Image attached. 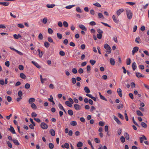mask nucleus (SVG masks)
<instances>
[{
    "mask_svg": "<svg viewBox=\"0 0 149 149\" xmlns=\"http://www.w3.org/2000/svg\"><path fill=\"white\" fill-rule=\"evenodd\" d=\"M104 47L106 49L105 52L107 54H110L111 51V47L107 44H104Z\"/></svg>",
    "mask_w": 149,
    "mask_h": 149,
    "instance_id": "f257e3e1",
    "label": "nucleus"
},
{
    "mask_svg": "<svg viewBox=\"0 0 149 149\" xmlns=\"http://www.w3.org/2000/svg\"><path fill=\"white\" fill-rule=\"evenodd\" d=\"M125 10L126 12L127 15V18L130 19H132V13L130 10L128 8H126Z\"/></svg>",
    "mask_w": 149,
    "mask_h": 149,
    "instance_id": "f03ea898",
    "label": "nucleus"
},
{
    "mask_svg": "<svg viewBox=\"0 0 149 149\" xmlns=\"http://www.w3.org/2000/svg\"><path fill=\"white\" fill-rule=\"evenodd\" d=\"M40 126L43 129H47L48 128V125L43 122L41 123Z\"/></svg>",
    "mask_w": 149,
    "mask_h": 149,
    "instance_id": "7ed1b4c3",
    "label": "nucleus"
},
{
    "mask_svg": "<svg viewBox=\"0 0 149 149\" xmlns=\"http://www.w3.org/2000/svg\"><path fill=\"white\" fill-rule=\"evenodd\" d=\"M74 107L75 109L77 110H80L81 108V107L80 105L76 104L74 105Z\"/></svg>",
    "mask_w": 149,
    "mask_h": 149,
    "instance_id": "20e7f679",
    "label": "nucleus"
},
{
    "mask_svg": "<svg viewBox=\"0 0 149 149\" xmlns=\"http://www.w3.org/2000/svg\"><path fill=\"white\" fill-rule=\"evenodd\" d=\"M139 48L138 47H134L133 48V50L132 51V54L134 55L135 53L137 52L139 50Z\"/></svg>",
    "mask_w": 149,
    "mask_h": 149,
    "instance_id": "39448f33",
    "label": "nucleus"
},
{
    "mask_svg": "<svg viewBox=\"0 0 149 149\" xmlns=\"http://www.w3.org/2000/svg\"><path fill=\"white\" fill-rule=\"evenodd\" d=\"M124 10L121 8L119 9L116 11V14L118 16L120 15L124 11Z\"/></svg>",
    "mask_w": 149,
    "mask_h": 149,
    "instance_id": "423d86ee",
    "label": "nucleus"
},
{
    "mask_svg": "<svg viewBox=\"0 0 149 149\" xmlns=\"http://www.w3.org/2000/svg\"><path fill=\"white\" fill-rule=\"evenodd\" d=\"M113 116L114 120L116 121L118 125H121V123L118 118L115 116Z\"/></svg>",
    "mask_w": 149,
    "mask_h": 149,
    "instance_id": "0eeeda50",
    "label": "nucleus"
},
{
    "mask_svg": "<svg viewBox=\"0 0 149 149\" xmlns=\"http://www.w3.org/2000/svg\"><path fill=\"white\" fill-rule=\"evenodd\" d=\"M10 128L8 129V130L10 131L12 134H15V132L14 130V128L12 127V126L11 125L10 126Z\"/></svg>",
    "mask_w": 149,
    "mask_h": 149,
    "instance_id": "6e6552de",
    "label": "nucleus"
},
{
    "mask_svg": "<svg viewBox=\"0 0 149 149\" xmlns=\"http://www.w3.org/2000/svg\"><path fill=\"white\" fill-rule=\"evenodd\" d=\"M136 76L138 78L144 77V76L142 75L139 72H136Z\"/></svg>",
    "mask_w": 149,
    "mask_h": 149,
    "instance_id": "1a4fd4ad",
    "label": "nucleus"
},
{
    "mask_svg": "<svg viewBox=\"0 0 149 149\" xmlns=\"http://www.w3.org/2000/svg\"><path fill=\"white\" fill-rule=\"evenodd\" d=\"M31 63L38 68H41L40 66L36 61H31Z\"/></svg>",
    "mask_w": 149,
    "mask_h": 149,
    "instance_id": "9d476101",
    "label": "nucleus"
},
{
    "mask_svg": "<svg viewBox=\"0 0 149 149\" xmlns=\"http://www.w3.org/2000/svg\"><path fill=\"white\" fill-rule=\"evenodd\" d=\"M147 138L144 135L142 136V137H141L139 138V140L140 142L141 143H142L143 142V140H146Z\"/></svg>",
    "mask_w": 149,
    "mask_h": 149,
    "instance_id": "9b49d317",
    "label": "nucleus"
},
{
    "mask_svg": "<svg viewBox=\"0 0 149 149\" xmlns=\"http://www.w3.org/2000/svg\"><path fill=\"white\" fill-rule=\"evenodd\" d=\"M117 93L120 97L122 96V92L121 89L120 88H118L117 89Z\"/></svg>",
    "mask_w": 149,
    "mask_h": 149,
    "instance_id": "f8f14e48",
    "label": "nucleus"
},
{
    "mask_svg": "<svg viewBox=\"0 0 149 149\" xmlns=\"http://www.w3.org/2000/svg\"><path fill=\"white\" fill-rule=\"evenodd\" d=\"M132 67L134 71L137 68V66L135 62H133L132 64Z\"/></svg>",
    "mask_w": 149,
    "mask_h": 149,
    "instance_id": "ddd939ff",
    "label": "nucleus"
},
{
    "mask_svg": "<svg viewBox=\"0 0 149 149\" xmlns=\"http://www.w3.org/2000/svg\"><path fill=\"white\" fill-rule=\"evenodd\" d=\"M61 146L63 148H65L67 149L69 148L70 147L68 143H65L64 145H62Z\"/></svg>",
    "mask_w": 149,
    "mask_h": 149,
    "instance_id": "4468645a",
    "label": "nucleus"
},
{
    "mask_svg": "<svg viewBox=\"0 0 149 149\" xmlns=\"http://www.w3.org/2000/svg\"><path fill=\"white\" fill-rule=\"evenodd\" d=\"M99 94L100 96V98L102 100L107 101V99L104 96L102 95L99 92Z\"/></svg>",
    "mask_w": 149,
    "mask_h": 149,
    "instance_id": "2eb2a0df",
    "label": "nucleus"
},
{
    "mask_svg": "<svg viewBox=\"0 0 149 149\" xmlns=\"http://www.w3.org/2000/svg\"><path fill=\"white\" fill-rule=\"evenodd\" d=\"M35 99L34 98H30L29 100V103L30 104H32L35 101Z\"/></svg>",
    "mask_w": 149,
    "mask_h": 149,
    "instance_id": "dca6fc26",
    "label": "nucleus"
},
{
    "mask_svg": "<svg viewBox=\"0 0 149 149\" xmlns=\"http://www.w3.org/2000/svg\"><path fill=\"white\" fill-rule=\"evenodd\" d=\"M55 6V5L54 4H47L46 5L47 7L49 8H53Z\"/></svg>",
    "mask_w": 149,
    "mask_h": 149,
    "instance_id": "f3484780",
    "label": "nucleus"
},
{
    "mask_svg": "<svg viewBox=\"0 0 149 149\" xmlns=\"http://www.w3.org/2000/svg\"><path fill=\"white\" fill-rule=\"evenodd\" d=\"M135 41L136 43L138 44L141 42V39L139 37L136 38Z\"/></svg>",
    "mask_w": 149,
    "mask_h": 149,
    "instance_id": "a211bd4d",
    "label": "nucleus"
},
{
    "mask_svg": "<svg viewBox=\"0 0 149 149\" xmlns=\"http://www.w3.org/2000/svg\"><path fill=\"white\" fill-rule=\"evenodd\" d=\"M84 91L87 94H88L90 92V90L88 88L87 86H86L84 87Z\"/></svg>",
    "mask_w": 149,
    "mask_h": 149,
    "instance_id": "6ab92c4d",
    "label": "nucleus"
},
{
    "mask_svg": "<svg viewBox=\"0 0 149 149\" xmlns=\"http://www.w3.org/2000/svg\"><path fill=\"white\" fill-rule=\"evenodd\" d=\"M12 141L14 143L15 145H18L19 143L18 142V141L15 139H12Z\"/></svg>",
    "mask_w": 149,
    "mask_h": 149,
    "instance_id": "aec40b11",
    "label": "nucleus"
},
{
    "mask_svg": "<svg viewBox=\"0 0 149 149\" xmlns=\"http://www.w3.org/2000/svg\"><path fill=\"white\" fill-rule=\"evenodd\" d=\"M49 132L52 136H54L55 135V132L53 129L50 130Z\"/></svg>",
    "mask_w": 149,
    "mask_h": 149,
    "instance_id": "412c9836",
    "label": "nucleus"
},
{
    "mask_svg": "<svg viewBox=\"0 0 149 149\" xmlns=\"http://www.w3.org/2000/svg\"><path fill=\"white\" fill-rule=\"evenodd\" d=\"M13 37L15 39H18L19 38H20L21 37V36L19 34L18 35H17L16 34H15L13 35Z\"/></svg>",
    "mask_w": 149,
    "mask_h": 149,
    "instance_id": "4be33fe9",
    "label": "nucleus"
},
{
    "mask_svg": "<svg viewBox=\"0 0 149 149\" xmlns=\"http://www.w3.org/2000/svg\"><path fill=\"white\" fill-rule=\"evenodd\" d=\"M58 107H59V108L61 110H62L64 112H66V111H65V109L63 108V106L61 104H58Z\"/></svg>",
    "mask_w": 149,
    "mask_h": 149,
    "instance_id": "5701e85b",
    "label": "nucleus"
},
{
    "mask_svg": "<svg viewBox=\"0 0 149 149\" xmlns=\"http://www.w3.org/2000/svg\"><path fill=\"white\" fill-rule=\"evenodd\" d=\"M9 3L8 2H0V4L2 5L3 6H8Z\"/></svg>",
    "mask_w": 149,
    "mask_h": 149,
    "instance_id": "b1692460",
    "label": "nucleus"
},
{
    "mask_svg": "<svg viewBox=\"0 0 149 149\" xmlns=\"http://www.w3.org/2000/svg\"><path fill=\"white\" fill-rule=\"evenodd\" d=\"M112 18L113 21L116 23H118V20L114 15L112 16Z\"/></svg>",
    "mask_w": 149,
    "mask_h": 149,
    "instance_id": "393cba45",
    "label": "nucleus"
},
{
    "mask_svg": "<svg viewBox=\"0 0 149 149\" xmlns=\"http://www.w3.org/2000/svg\"><path fill=\"white\" fill-rule=\"evenodd\" d=\"M65 104L68 106L71 107L72 106V104L70 103L68 101H66L65 102Z\"/></svg>",
    "mask_w": 149,
    "mask_h": 149,
    "instance_id": "a878e982",
    "label": "nucleus"
},
{
    "mask_svg": "<svg viewBox=\"0 0 149 149\" xmlns=\"http://www.w3.org/2000/svg\"><path fill=\"white\" fill-rule=\"evenodd\" d=\"M20 77L21 78L23 79H25L26 78V75L22 73H20Z\"/></svg>",
    "mask_w": 149,
    "mask_h": 149,
    "instance_id": "bb28decb",
    "label": "nucleus"
},
{
    "mask_svg": "<svg viewBox=\"0 0 149 149\" xmlns=\"http://www.w3.org/2000/svg\"><path fill=\"white\" fill-rule=\"evenodd\" d=\"M110 62L111 64L112 65H115V62L114 60L112 58H111L110 59Z\"/></svg>",
    "mask_w": 149,
    "mask_h": 149,
    "instance_id": "cd10ccee",
    "label": "nucleus"
},
{
    "mask_svg": "<svg viewBox=\"0 0 149 149\" xmlns=\"http://www.w3.org/2000/svg\"><path fill=\"white\" fill-rule=\"evenodd\" d=\"M131 63V60L130 58L127 59L126 60V64L127 65H130Z\"/></svg>",
    "mask_w": 149,
    "mask_h": 149,
    "instance_id": "c85d7f7f",
    "label": "nucleus"
},
{
    "mask_svg": "<svg viewBox=\"0 0 149 149\" xmlns=\"http://www.w3.org/2000/svg\"><path fill=\"white\" fill-rule=\"evenodd\" d=\"M31 107L33 109H36L37 108V107L36 105L34 103H33L31 104Z\"/></svg>",
    "mask_w": 149,
    "mask_h": 149,
    "instance_id": "c756f323",
    "label": "nucleus"
},
{
    "mask_svg": "<svg viewBox=\"0 0 149 149\" xmlns=\"http://www.w3.org/2000/svg\"><path fill=\"white\" fill-rule=\"evenodd\" d=\"M70 124L71 125L76 126L77 125V123L76 121H72L70 122Z\"/></svg>",
    "mask_w": 149,
    "mask_h": 149,
    "instance_id": "7c9ffc66",
    "label": "nucleus"
},
{
    "mask_svg": "<svg viewBox=\"0 0 149 149\" xmlns=\"http://www.w3.org/2000/svg\"><path fill=\"white\" fill-rule=\"evenodd\" d=\"M124 136L127 140H128L129 139V135L127 132L125 133Z\"/></svg>",
    "mask_w": 149,
    "mask_h": 149,
    "instance_id": "2f4dec72",
    "label": "nucleus"
},
{
    "mask_svg": "<svg viewBox=\"0 0 149 149\" xmlns=\"http://www.w3.org/2000/svg\"><path fill=\"white\" fill-rule=\"evenodd\" d=\"M38 52H39V56L40 57H41L43 55V53L42 51L41 52L39 49L38 50Z\"/></svg>",
    "mask_w": 149,
    "mask_h": 149,
    "instance_id": "473e14b6",
    "label": "nucleus"
},
{
    "mask_svg": "<svg viewBox=\"0 0 149 149\" xmlns=\"http://www.w3.org/2000/svg\"><path fill=\"white\" fill-rule=\"evenodd\" d=\"M83 146V143L81 141L79 142L77 144V146L78 147H81Z\"/></svg>",
    "mask_w": 149,
    "mask_h": 149,
    "instance_id": "72a5a7b5",
    "label": "nucleus"
},
{
    "mask_svg": "<svg viewBox=\"0 0 149 149\" xmlns=\"http://www.w3.org/2000/svg\"><path fill=\"white\" fill-rule=\"evenodd\" d=\"M123 107V104H120L119 105H118L117 106V108L118 109H122Z\"/></svg>",
    "mask_w": 149,
    "mask_h": 149,
    "instance_id": "f704fd0d",
    "label": "nucleus"
},
{
    "mask_svg": "<svg viewBox=\"0 0 149 149\" xmlns=\"http://www.w3.org/2000/svg\"><path fill=\"white\" fill-rule=\"evenodd\" d=\"M74 6H75L74 5H69L66 6L65 8L68 9H70Z\"/></svg>",
    "mask_w": 149,
    "mask_h": 149,
    "instance_id": "c9c22d12",
    "label": "nucleus"
},
{
    "mask_svg": "<svg viewBox=\"0 0 149 149\" xmlns=\"http://www.w3.org/2000/svg\"><path fill=\"white\" fill-rule=\"evenodd\" d=\"M136 113L138 116H143L141 112L139 110H137L136 111Z\"/></svg>",
    "mask_w": 149,
    "mask_h": 149,
    "instance_id": "e433bc0d",
    "label": "nucleus"
},
{
    "mask_svg": "<svg viewBox=\"0 0 149 149\" xmlns=\"http://www.w3.org/2000/svg\"><path fill=\"white\" fill-rule=\"evenodd\" d=\"M93 5L98 7L100 8L101 7V5L98 2H96L95 3H93Z\"/></svg>",
    "mask_w": 149,
    "mask_h": 149,
    "instance_id": "4c0bfd02",
    "label": "nucleus"
},
{
    "mask_svg": "<svg viewBox=\"0 0 149 149\" xmlns=\"http://www.w3.org/2000/svg\"><path fill=\"white\" fill-rule=\"evenodd\" d=\"M68 113L70 116H72L73 114V112L72 110L70 109L68 111Z\"/></svg>",
    "mask_w": 149,
    "mask_h": 149,
    "instance_id": "58836bf2",
    "label": "nucleus"
},
{
    "mask_svg": "<svg viewBox=\"0 0 149 149\" xmlns=\"http://www.w3.org/2000/svg\"><path fill=\"white\" fill-rule=\"evenodd\" d=\"M118 116L119 118H120L122 120H123L124 119V118L123 116L121 113H118Z\"/></svg>",
    "mask_w": 149,
    "mask_h": 149,
    "instance_id": "ea45409f",
    "label": "nucleus"
},
{
    "mask_svg": "<svg viewBox=\"0 0 149 149\" xmlns=\"http://www.w3.org/2000/svg\"><path fill=\"white\" fill-rule=\"evenodd\" d=\"M90 63L93 65H94L96 63V61L93 60H91L90 61Z\"/></svg>",
    "mask_w": 149,
    "mask_h": 149,
    "instance_id": "a19ab883",
    "label": "nucleus"
},
{
    "mask_svg": "<svg viewBox=\"0 0 149 149\" xmlns=\"http://www.w3.org/2000/svg\"><path fill=\"white\" fill-rule=\"evenodd\" d=\"M141 125L142 127H143L144 128H146L147 127V124L144 122H141Z\"/></svg>",
    "mask_w": 149,
    "mask_h": 149,
    "instance_id": "79ce46f5",
    "label": "nucleus"
},
{
    "mask_svg": "<svg viewBox=\"0 0 149 149\" xmlns=\"http://www.w3.org/2000/svg\"><path fill=\"white\" fill-rule=\"evenodd\" d=\"M76 10L79 13H81L82 12V11L79 7H77L76 8Z\"/></svg>",
    "mask_w": 149,
    "mask_h": 149,
    "instance_id": "37998d69",
    "label": "nucleus"
},
{
    "mask_svg": "<svg viewBox=\"0 0 149 149\" xmlns=\"http://www.w3.org/2000/svg\"><path fill=\"white\" fill-rule=\"evenodd\" d=\"M49 148L51 149H52L54 147V144L52 143H50L49 144Z\"/></svg>",
    "mask_w": 149,
    "mask_h": 149,
    "instance_id": "c03bdc74",
    "label": "nucleus"
},
{
    "mask_svg": "<svg viewBox=\"0 0 149 149\" xmlns=\"http://www.w3.org/2000/svg\"><path fill=\"white\" fill-rule=\"evenodd\" d=\"M102 33H98L97 35V38L99 39H101L102 37Z\"/></svg>",
    "mask_w": 149,
    "mask_h": 149,
    "instance_id": "a18cd8bd",
    "label": "nucleus"
},
{
    "mask_svg": "<svg viewBox=\"0 0 149 149\" xmlns=\"http://www.w3.org/2000/svg\"><path fill=\"white\" fill-rule=\"evenodd\" d=\"M63 25L65 27H67L68 26V22L66 21H64L63 22Z\"/></svg>",
    "mask_w": 149,
    "mask_h": 149,
    "instance_id": "49530a36",
    "label": "nucleus"
},
{
    "mask_svg": "<svg viewBox=\"0 0 149 149\" xmlns=\"http://www.w3.org/2000/svg\"><path fill=\"white\" fill-rule=\"evenodd\" d=\"M30 85L29 83H26L25 85V88L26 89H29L30 87Z\"/></svg>",
    "mask_w": 149,
    "mask_h": 149,
    "instance_id": "de8ad7c7",
    "label": "nucleus"
},
{
    "mask_svg": "<svg viewBox=\"0 0 149 149\" xmlns=\"http://www.w3.org/2000/svg\"><path fill=\"white\" fill-rule=\"evenodd\" d=\"M7 144L8 145V146L10 148H12V145L11 143L9 141H8L7 142Z\"/></svg>",
    "mask_w": 149,
    "mask_h": 149,
    "instance_id": "09e8293b",
    "label": "nucleus"
},
{
    "mask_svg": "<svg viewBox=\"0 0 149 149\" xmlns=\"http://www.w3.org/2000/svg\"><path fill=\"white\" fill-rule=\"evenodd\" d=\"M47 18L46 17H45L43 19L42 22L44 24H45L47 23Z\"/></svg>",
    "mask_w": 149,
    "mask_h": 149,
    "instance_id": "8fccbe9b",
    "label": "nucleus"
},
{
    "mask_svg": "<svg viewBox=\"0 0 149 149\" xmlns=\"http://www.w3.org/2000/svg\"><path fill=\"white\" fill-rule=\"evenodd\" d=\"M45 46L46 47L48 48L49 47L50 45L47 42H45L44 43Z\"/></svg>",
    "mask_w": 149,
    "mask_h": 149,
    "instance_id": "3c124183",
    "label": "nucleus"
},
{
    "mask_svg": "<svg viewBox=\"0 0 149 149\" xmlns=\"http://www.w3.org/2000/svg\"><path fill=\"white\" fill-rule=\"evenodd\" d=\"M72 72L74 74H76L77 72V70L76 68H74L72 70Z\"/></svg>",
    "mask_w": 149,
    "mask_h": 149,
    "instance_id": "603ef678",
    "label": "nucleus"
},
{
    "mask_svg": "<svg viewBox=\"0 0 149 149\" xmlns=\"http://www.w3.org/2000/svg\"><path fill=\"white\" fill-rule=\"evenodd\" d=\"M98 15L99 18H103L104 17L102 13H99Z\"/></svg>",
    "mask_w": 149,
    "mask_h": 149,
    "instance_id": "864d4df0",
    "label": "nucleus"
},
{
    "mask_svg": "<svg viewBox=\"0 0 149 149\" xmlns=\"http://www.w3.org/2000/svg\"><path fill=\"white\" fill-rule=\"evenodd\" d=\"M57 37L59 39H61L62 38V34L59 33H57Z\"/></svg>",
    "mask_w": 149,
    "mask_h": 149,
    "instance_id": "5fc2aeb1",
    "label": "nucleus"
},
{
    "mask_svg": "<svg viewBox=\"0 0 149 149\" xmlns=\"http://www.w3.org/2000/svg\"><path fill=\"white\" fill-rule=\"evenodd\" d=\"M18 96L20 97H21L22 95V93L21 91H18Z\"/></svg>",
    "mask_w": 149,
    "mask_h": 149,
    "instance_id": "6e6d98bb",
    "label": "nucleus"
},
{
    "mask_svg": "<svg viewBox=\"0 0 149 149\" xmlns=\"http://www.w3.org/2000/svg\"><path fill=\"white\" fill-rule=\"evenodd\" d=\"M124 115H125L126 120L127 121H128V116H127V113H126V111H125Z\"/></svg>",
    "mask_w": 149,
    "mask_h": 149,
    "instance_id": "4d7b16f0",
    "label": "nucleus"
},
{
    "mask_svg": "<svg viewBox=\"0 0 149 149\" xmlns=\"http://www.w3.org/2000/svg\"><path fill=\"white\" fill-rule=\"evenodd\" d=\"M126 3L131 6H133L135 4V3L134 2H126Z\"/></svg>",
    "mask_w": 149,
    "mask_h": 149,
    "instance_id": "13d9d810",
    "label": "nucleus"
},
{
    "mask_svg": "<svg viewBox=\"0 0 149 149\" xmlns=\"http://www.w3.org/2000/svg\"><path fill=\"white\" fill-rule=\"evenodd\" d=\"M120 139L122 143H124L125 141V137L123 136H122L120 137Z\"/></svg>",
    "mask_w": 149,
    "mask_h": 149,
    "instance_id": "bf43d9fd",
    "label": "nucleus"
},
{
    "mask_svg": "<svg viewBox=\"0 0 149 149\" xmlns=\"http://www.w3.org/2000/svg\"><path fill=\"white\" fill-rule=\"evenodd\" d=\"M5 65L7 67H9L10 66V62L8 61L6 62L5 63Z\"/></svg>",
    "mask_w": 149,
    "mask_h": 149,
    "instance_id": "052dcab7",
    "label": "nucleus"
},
{
    "mask_svg": "<svg viewBox=\"0 0 149 149\" xmlns=\"http://www.w3.org/2000/svg\"><path fill=\"white\" fill-rule=\"evenodd\" d=\"M72 83L73 84H75L76 83V79L75 78H74V77L72 78Z\"/></svg>",
    "mask_w": 149,
    "mask_h": 149,
    "instance_id": "680f3d73",
    "label": "nucleus"
},
{
    "mask_svg": "<svg viewBox=\"0 0 149 149\" xmlns=\"http://www.w3.org/2000/svg\"><path fill=\"white\" fill-rule=\"evenodd\" d=\"M59 54L61 56H64L65 55V53L62 51H61L59 52Z\"/></svg>",
    "mask_w": 149,
    "mask_h": 149,
    "instance_id": "e2e57ef3",
    "label": "nucleus"
},
{
    "mask_svg": "<svg viewBox=\"0 0 149 149\" xmlns=\"http://www.w3.org/2000/svg\"><path fill=\"white\" fill-rule=\"evenodd\" d=\"M48 31L50 34H52L53 33V31L52 29H48Z\"/></svg>",
    "mask_w": 149,
    "mask_h": 149,
    "instance_id": "0e129e2a",
    "label": "nucleus"
},
{
    "mask_svg": "<svg viewBox=\"0 0 149 149\" xmlns=\"http://www.w3.org/2000/svg\"><path fill=\"white\" fill-rule=\"evenodd\" d=\"M90 25L94 26L96 25V23L94 21H91L89 23Z\"/></svg>",
    "mask_w": 149,
    "mask_h": 149,
    "instance_id": "69168bd1",
    "label": "nucleus"
},
{
    "mask_svg": "<svg viewBox=\"0 0 149 149\" xmlns=\"http://www.w3.org/2000/svg\"><path fill=\"white\" fill-rule=\"evenodd\" d=\"M84 72L83 70L81 68H80L78 70V72L80 74Z\"/></svg>",
    "mask_w": 149,
    "mask_h": 149,
    "instance_id": "338daca9",
    "label": "nucleus"
},
{
    "mask_svg": "<svg viewBox=\"0 0 149 149\" xmlns=\"http://www.w3.org/2000/svg\"><path fill=\"white\" fill-rule=\"evenodd\" d=\"M38 38L40 40H42V39L43 36L42 34L41 33H40L39 34L38 36Z\"/></svg>",
    "mask_w": 149,
    "mask_h": 149,
    "instance_id": "774afa93",
    "label": "nucleus"
}]
</instances>
